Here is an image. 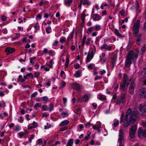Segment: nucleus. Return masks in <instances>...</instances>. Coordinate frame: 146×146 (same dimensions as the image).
I'll use <instances>...</instances> for the list:
<instances>
[{
	"mask_svg": "<svg viewBox=\"0 0 146 146\" xmlns=\"http://www.w3.org/2000/svg\"><path fill=\"white\" fill-rule=\"evenodd\" d=\"M132 109L131 108H129L127 111L124 123L125 127H127L131 123H133L135 121V118L137 116L138 112L135 111L132 112Z\"/></svg>",
	"mask_w": 146,
	"mask_h": 146,
	"instance_id": "f257e3e1",
	"label": "nucleus"
},
{
	"mask_svg": "<svg viewBox=\"0 0 146 146\" xmlns=\"http://www.w3.org/2000/svg\"><path fill=\"white\" fill-rule=\"evenodd\" d=\"M139 53V50L138 49H136L134 52L132 50H131L129 52L125 61V67L129 68L130 67L131 64L132 59H133L134 62H136V59L137 58Z\"/></svg>",
	"mask_w": 146,
	"mask_h": 146,
	"instance_id": "f03ea898",
	"label": "nucleus"
},
{
	"mask_svg": "<svg viewBox=\"0 0 146 146\" xmlns=\"http://www.w3.org/2000/svg\"><path fill=\"white\" fill-rule=\"evenodd\" d=\"M140 21L137 20L134 24L133 27V30L134 31L133 35L134 36H136L139 31V28L140 27Z\"/></svg>",
	"mask_w": 146,
	"mask_h": 146,
	"instance_id": "7ed1b4c3",
	"label": "nucleus"
},
{
	"mask_svg": "<svg viewBox=\"0 0 146 146\" xmlns=\"http://www.w3.org/2000/svg\"><path fill=\"white\" fill-rule=\"evenodd\" d=\"M131 80V78H128L127 75L126 74H125L123 83L120 85V87L123 89L125 88L126 87L128 86L129 84V82H130Z\"/></svg>",
	"mask_w": 146,
	"mask_h": 146,
	"instance_id": "20e7f679",
	"label": "nucleus"
},
{
	"mask_svg": "<svg viewBox=\"0 0 146 146\" xmlns=\"http://www.w3.org/2000/svg\"><path fill=\"white\" fill-rule=\"evenodd\" d=\"M124 140V133L123 130L121 129L119 130V137L118 139V142L119 144V146H124L122 144V142Z\"/></svg>",
	"mask_w": 146,
	"mask_h": 146,
	"instance_id": "39448f33",
	"label": "nucleus"
},
{
	"mask_svg": "<svg viewBox=\"0 0 146 146\" xmlns=\"http://www.w3.org/2000/svg\"><path fill=\"white\" fill-rule=\"evenodd\" d=\"M136 130L137 125L135 124L130 129L129 135L131 138L133 139L134 137Z\"/></svg>",
	"mask_w": 146,
	"mask_h": 146,
	"instance_id": "423d86ee",
	"label": "nucleus"
},
{
	"mask_svg": "<svg viewBox=\"0 0 146 146\" xmlns=\"http://www.w3.org/2000/svg\"><path fill=\"white\" fill-rule=\"evenodd\" d=\"M90 95V94H85L82 97L79 98L77 100V102H78L82 101L86 102L88 100Z\"/></svg>",
	"mask_w": 146,
	"mask_h": 146,
	"instance_id": "0eeeda50",
	"label": "nucleus"
},
{
	"mask_svg": "<svg viewBox=\"0 0 146 146\" xmlns=\"http://www.w3.org/2000/svg\"><path fill=\"white\" fill-rule=\"evenodd\" d=\"M126 97L125 95L123 94H122L117 99L116 104L118 105L121 103H124L125 102Z\"/></svg>",
	"mask_w": 146,
	"mask_h": 146,
	"instance_id": "6e6552de",
	"label": "nucleus"
},
{
	"mask_svg": "<svg viewBox=\"0 0 146 146\" xmlns=\"http://www.w3.org/2000/svg\"><path fill=\"white\" fill-rule=\"evenodd\" d=\"M139 92V95L141 98H146V88H141Z\"/></svg>",
	"mask_w": 146,
	"mask_h": 146,
	"instance_id": "1a4fd4ad",
	"label": "nucleus"
},
{
	"mask_svg": "<svg viewBox=\"0 0 146 146\" xmlns=\"http://www.w3.org/2000/svg\"><path fill=\"white\" fill-rule=\"evenodd\" d=\"M139 108L140 111L142 113V115L146 116V105L140 104Z\"/></svg>",
	"mask_w": 146,
	"mask_h": 146,
	"instance_id": "9d476101",
	"label": "nucleus"
},
{
	"mask_svg": "<svg viewBox=\"0 0 146 146\" xmlns=\"http://www.w3.org/2000/svg\"><path fill=\"white\" fill-rule=\"evenodd\" d=\"M15 49L13 48L7 47L6 48L5 51L7 54L8 55L14 52L15 51Z\"/></svg>",
	"mask_w": 146,
	"mask_h": 146,
	"instance_id": "9b49d317",
	"label": "nucleus"
},
{
	"mask_svg": "<svg viewBox=\"0 0 146 146\" xmlns=\"http://www.w3.org/2000/svg\"><path fill=\"white\" fill-rule=\"evenodd\" d=\"M72 88L76 90L79 91L80 90L81 87L78 84L74 83L72 84Z\"/></svg>",
	"mask_w": 146,
	"mask_h": 146,
	"instance_id": "f8f14e48",
	"label": "nucleus"
},
{
	"mask_svg": "<svg viewBox=\"0 0 146 146\" xmlns=\"http://www.w3.org/2000/svg\"><path fill=\"white\" fill-rule=\"evenodd\" d=\"M142 34H139L138 35V36L136 38V43L138 45L140 44L141 43V40Z\"/></svg>",
	"mask_w": 146,
	"mask_h": 146,
	"instance_id": "ddd939ff",
	"label": "nucleus"
},
{
	"mask_svg": "<svg viewBox=\"0 0 146 146\" xmlns=\"http://www.w3.org/2000/svg\"><path fill=\"white\" fill-rule=\"evenodd\" d=\"M101 48L102 49H105L109 51L112 48V47L111 46H108L107 44H104L101 47Z\"/></svg>",
	"mask_w": 146,
	"mask_h": 146,
	"instance_id": "4468645a",
	"label": "nucleus"
},
{
	"mask_svg": "<svg viewBox=\"0 0 146 146\" xmlns=\"http://www.w3.org/2000/svg\"><path fill=\"white\" fill-rule=\"evenodd\" d=\"M116 59L117 56L116 55H114L112 58L111 61V63L113 67L115 66V62H116Z\"/></svg>",
	"mask_w": 146,
	"mask_h": 146,
	"instance_id": "2eb2a0df",
	"label": "nucleus"
},
{
	"mask_svg": "<svg viewBox=\"0 0 146 146\" xmlns=\"http://www.w3.org/2000/svg\"><path fill=\"white\" fill-rule=\"evenodd\" d=\"M69 122L68 120H65L62 121L59 125V126H62L64 125H66L68 124Z\"/></svg>",
	"mask_w": 146,
	"mask_h": 146,
	"instance_id": "dca6fc26",
	"label": "nucleus"
},
{
	"mask_svg": "<svg viewBox=\"0 0 146 146\" xmlns=\"http://www.w3.org/2000/svg\"><path fill=\"white\" fill-rule=\"evenodd\" d=\"M72 2V0H66L64 2V4L66 6H69L71 5Z\"/></svg>",
	"mask_w": 146,
	"mask_h": 146,
	"instance_id": "f3484780",
	"label": "nucleus"
},
{
	"mask_svg": "<svg viewBox=\"0 0 146 146\" xmlns=\"http://www.w3.org/2000/svg\"><path fill=\"white\" fill-rule=\"evenodd\" d=\"M73 141V139H70L68 141L66 146H72Z\"/></svg>",
	"mask_w": 146,
	"mask_h": 146,
	"instance_id": "a211bd4d",
	"label": "nucleus"
},
{
	"mask_svg": "<svg viewBox=\"0 0 146 146\" xmlns=\"http://www.w3.org/2000/svg\"><path fill=\"white\" fill-rule=\"evenodd\" d=\"M92 17L94 21H98L100 18L99 15L97 14H94L93 15Z\"/></svg>",
	"mask_w": 146,
	"mask_h": 146,
	"instance_id": "6ab92c4d",
	"label": "nucleus"
},
{
	"mask_svg": "<svg viewBox=\"0 0 146 146\" xmlns=\"http://www.w3.org/2000/svg\"><path fill=\"white\" fill-rule=\"evenodd\" d=\"M91 4V3L88 0H84L82 2V4L84 5H89Z\"/></svg>",
	"mask_w": 146,
	"mask_h": 146,
	"instance_id": "aec40b11",
	"label": "nucleus"
},
{
	"mask_svg": "<svg viewBox=\"0 0 146 146\" xmlns=\"http://www.w3.org/2000/svg\"><path fill=\"white\" fill-rule=\"evenodd\" d=\"M94 29V27H91L88 29L87 33H90Z\"/></svg>",
	"mask_w": 146,
	"mask_h": 146,
	"instance_id": "412c9836",
	"label": "nucleus"
},
{
	"mask_svg": "<svg viewBox=\"0 0 146 146\" xmlns=\"http://www.w3.org/2000/svg\"><path fill=\"white\" fill-rule=\"evenodd\" d=\"M114 33L119 37H121L122 36L120 34L118 31L117 29H115L114 30Z\"/></svg>",
	"mask_w": 146,
	"mask_h": 146,
	"instance_id": "4be33fe9",
	"label": "nucleus"
},
{
	"mask_svg": "<svg viewBox=\"0 0 146 146\" xmlns=\"http://www.w3.org/2000/svg\"><path fill=\"white\" fill-rule=\"evenodd\" d=\"M90 53H88L86 58V63H87L91 61V59H90Z\"/></svg>",
	"mask_w": 146,
	"mask_h": 146,
	"instance_id": "5701e85b",
	"label": "nucleus"
},
{
	"mask_svg": "<svg viewBox=\"0 0 146 146\" xmlns=\"http://www.w3.org/2000/svg\"><path fill=\"white\" fill-rule=\"evenodd\" d=\"M85 15L84 13H82L81 15V18L82 20V22L83 23H84L85 21Z\"/></svg>",
	"mask_w": 146,
	"mask_h": 146,
	"instance_id": "b1692460",
	"label": "nucleus"
},
{
	"mask_svg": "<svg viewBox=\"0 0 146 146\" xmlns=\"http://www.w3.org/2000/svg\"><path fill=\"white\" fill-rule=\"evenodd\" d=\"M81 72V71L80 70H77L76 73L74 75V76L77 78H78L80 76V74Z\"/></svg>",
	"mask_w": 146,
	"mask_h": 146,
	"instance_id": "393cba45",
	"label": "nucleus"
},
{
	"mask_svg": "<svg viewBox=\"0 0 146 146\" xmlns=\"http://www.w3.org/2000/svg\"><path fill=\"white\" fill-rule=\"evenodd\" d=\"M69 57H68V56H67L66 57V62H65V68H66L68 66V64H69Z\"/></svg>",
	"mask_w": 146,
	"mask_h": 146,
	"instance_id": "a878e982",
	"label": "nucleus"
},
{
	"mask_svg": "<svg viewBox=\"0 0 146 146\" xmlns=\"http://www.w3.org/2000/svg\"><path fill=\"white\" fill-rule=\"evenodd\" d=\"M100 127V126L98 125H94L93 126V128L94 129L98 131H99V129Z\"/></svg>",
	"mask_w": 146,
	"mask_h": 146,
	"instance_id": "bb28decb",
	"label": "nucleus"
},
{
	"mask_svg": "<svg viewBox=\"0 0 146 146\" xmlns=\"http://www.w3.org/2000/svg\"><path fill=\"white\" fill-rule=\"evenodd\" d=\"M142 129L141 128H140L138 131V135L139 137L142 135Z\"/></svg>",
	"mask_w": 146,
	"mask_h": 146,
	"instance_id": "cd10ccee",
	"label": "nucleus"
},
{
	"mask_svg": "<svg viewBox=\"0 0 146 146\" xmlns=\"http://www.w3.org/2000/svg\"><path fill=\"white\" fill-rule=\"evenodd\" d=\"M50 108H48L50 111H52L53 110L54 105L52 103H51L49 104Z\"/></svg>",
	"mask_w": 146,
	"mask_h": 146,
	"instance_id": "c85d7f7f",
	"label": "nucleus"
},
{
	"mask_svg": "<svg viewBox=\"0 0 146 146\" xmlns=\"http://www.w3.org/2000/svg\"><path fill=\"white\" fill-rule=\"evenodd\" d=\"M101 28V26L99 25H96L95 27L94 28V29L97 31H99L100 30Z\"/></svg>",
	"mask_w": 146,
	"mask_h": 146,
	"instance_id": "c756f323",
	"label": "nucleus"
},
{
	"mask_svg": "<svg viewBox=\"0 0 146 146\" xmlns=\"http://www.w3.org/2000/svg\"><path fill=\"white\" fill-rule=\"evenodd\" d=\"M41 106L40 103H37L34 106V108L35 109H37L38 107H40Z\"/></svg>",
	"mask_w": 146,
	"mask_h": 146,
	"instance_id": "7c9ffc66",
	"label": "nucleus"
},
{
	"mask_svg": "<svg viewBox=\"0 0 146 146\" xmlns=\"http://www.w3.org/2000/svg\"><path fill=\"white\" fill-rule=\"evenodd\" d=\"M19 80L21 82H23L25 80V79L23 78L22 76L21 75H19Z\"/></svg>",
	"mask_w": 146,
	"mask_h": 146,
	"instance_id": "2f4dec72",
	"label": "nucleus"
},
{
	"mask_svg": "<svg viewBox=\"0 0 146 146\" xmlns=\"http://www.w3.org/2000/svg\"><path fill=\"white\" fill-rule=\"evenodd\" d=\"M42 109L43 111H46L48 110V108L46 105H44L42 106Z\"/></svg>",
	"mask_w": 146,
	"mask_h": 146,
	"instance_id": "473e14b6",
	"label": "nucleus"
},
{
	"mask_svg": "<svg viewBox=\"0 0 146 146\" xmlns=\"http://www.w3.org/2000/svg\"><path fill=\"white\" fill-rule=\"evenodd\" d=\"M32 125L35 128L37 127L38 126V123L35 121L33 122Z\"/></svg>",
	"mask_w": 146,
	"mask_h": 146,
	"instance_id": "72a5a7b5",
	"label": "nucleus"
},
{
	"mask_svg": "<svg viewBox=\"0 0 146 146\" xmlns=\"http://www.w3.org/2000/svg\"><path fill=\"white\" fill-rule=\"evenodd\" d=\"M66 40V39L65 37H61L60 39V41L61 43H62Z\"/></svg>",
	"mask_w": 146,
	"mask_h": 146,
	"instance_id": "f704fd0d",
	"label": "nucleus"
},
{
	"mask_svg": "<svg viewBox=\"0 0 146 146\" xmlns=\"http://www.w3.org/2000/svg\"><path fill=\"white\" fill-rule=\"evenodd\" d=\"M61 115L63 117H66L68 116V113L64 112H62L61 114Z\"/></svg>",
	"mask_w": 146,
	"mask_h": 146,
	"instance_id": "c9c22d12",
	"label": "nucleus"
},
{
	"mask_svg": "<svg viewBox=\"0 0 146 146\" xmlns=\"http://www.w3.org/2000/svg\"><path fill=\"white\" fill-rule=\"evenodd\" d=\"M135 86V83L133 82H132L131 84V85L129 87V88H131L133 89H134Z\"/></svg>",
	"mask_w": 146,
	"mask_h": 146,
	"instance_id": "e433bc0d",
	"label": "nucleus"
},
{
	"mask_svg": "<svg viewBox=\"0 0 146 146\" xmlns=\"http://www.w3.org/2000/svg\"><path fill=\"white\" fill-rule=\"evenodd\" d=\"M68 127L67 126H64L62 128L60 129V130L62 131H65L66 129H67Z\"/></svg>",
	"mask_w": 146,
	"mask_h": 146,
	"instance_id": "4c0bfd02",
	"label": "nucleus"
},
{
	"mask_svg": "<svg viewBox=\"0 0 146 146\" xmlns=\"http://www.w3.org/2000/svg\"><path fill=\"white\" fill-rule=\"evenodd\" d=\"M145 17L146 18V9L145 10ZM143 29L144 30H146V21L144 23V25L143 26Z\"/></svg>",
	"mask_w": 146,
	"mask_h": 146,
	"instance_id": "58836bf2",
	"label": "nucleus"
},
{
	"mask_svg": "<svg viewBox=\"0 0 146 146\" xmlns=\"http://www.w3.org/2000/svg\"><path fill=\"white\" fill-rule=\"evenodd\" d=\"M102 78V76H98V75L96 76V77L94 78L95 80H96L98 79H100Z\"/></svg>",
	"mask_w": 146,
	"mask_h": 146,
	"instance_id": "ea45409f",
	"label": "nucleus"
},
{
	"mask_svg": "<svg viewBox=\"0 0 146 146\" xmlns=\"http://www.w3.org/2000/svg\"><path fill=\"white\" fill-rule=\"evenodd\" d=\"M34 137V135L33 134L31 135V137H30L29 141V143H31L32 142V140Z\"/></svg>",
	"mask_w": 146,
	"mask_h": 146,
	"instance_id": "a19ab883",
	"label": "nucleus"
},
{
	"mask_svg": "<svg viewBox=\"0 0 146 146\" xmlns=\"http://www.w3.org/2000/svg\"><path fill=\"white\" fill-rule=\"evenodd\" d=\"M90 133L88 134L84 138L85 140H88L90 137Z\"/></svg>",
	"mask_w": 146,
	"mask_h": 146,
	"instance_id": "79ce46f5",
	"label": "nucleus"
},
{
	"mask_svg": "<svg viewBox=\"0 0 146 146\" xmlns=\"http://www.w3.org/2000/svg\"><path fill=\"white\" fill-rule=\"evenodd\" d=\"M124 116V114L123 113H122L120 117V123H121L123 121V117Z\"/></svg>",
	"mask_w": 146,
	"mask_h": 146,
	"instance_id": "37998d69",
	"label": "nucleus"
},
{
	"mask_svg": "<svg viewBox=\"0 0 146 146\" xmlns=\"http://www.w3.org/2000/svg\"><path fill=\"white\" fill-rule=\"evenodd\" d=\"M119 124V121L117 120V121L116 122H115L114 123L113 125L114 127H116Z\"/></svg>",
	"mask_w": 146,
	"mask_h": 146,
	"instance_id": "c03bdc74",
	"label": "nucleus"
},
{
	"mask_svg": "<svg viewBox=\"0 0 146 146\" xmlns=\"http://www.w3.org/2000/svg\"><path fill=\"white\" fill-rule=\"evenodd\" d=\"M136 6L135 7V10H137L139 9V5L138 3V2L137 1H136Z\"/></svg>",
	"mask_w": 146,
	"mask_h": 146,
	"instance_id": "a18cd8bd",
	"label": "nucleus"
},
{
	"mask_svg": "<svg viewBox=\"0 0 146 146\" xmlns=\"http://www.w3.org/2000/svg\"><path fill=\"white\" fill-rule=\"evenodd\" d=\"M142 135L145 137H146V129H145L143 131Z\"/></svg>",
	"mask_w": 146,
	"mask_h": 146,
	"instance_id": "49530a36",
	"label": "nucleus"
},
{
	"mask_svg": "<svg viewBox=\"0 0 146 146\" xmlns=\"http://www.w3.org/2000/svg\"><path fill=\"white\" fill-rule=\"evenodd\" d=\"M134 90L131 88H129V92L131 94H133L134 93Z\"/></svg>",
	"mask_w": 146,
	"mask_h": 146,
	"instance_id": "de8ad7c7",
	"label": "nucleus"
},
{
	"mask_svg": "<svg viewBox=\"0 0 146 146\" xmlns=\"http://www.w3.org/2000/svg\"><path fill=\"white\" fill-rule=\"evenodd\" d=\"M125 12V11L123 9L122 10L120 11V13L121 15L122 16L124 15Z\"/></svg>",
	"mask_w": 146,
	"mask_h": 146,
	"instance_id": "09e8293b",
	"label": "nucleus"
},
{
	"mask_svg": "<svg viewBox=\"0 0 146 146\" xmlns=\"http://www.w3.org/2000/svg\"><path fill=\"white\" fill-rule=\"evenodd\" d=\"M94 66V64H90L88 66V68H92V67Z\"/></svg>",
	"mask_w": 146,
	"mask_h": 146,
	"instance_id": "8fccbe9b",
	"label": "nucleus"
},
{
	"mask_svg": "<svg viewBox=\"0 0 146 146\" xmlns=\"http://www.w3.org/2000/svg\"><path fill=\"white\" fill-rule=\"evenodd\" d=\"M51 29V28L50 27L46 28V31L48 33H50V31H49V30L50 29Z\"/></svg>",
	"mask_w": 146,
	"mask_h": 146,
	"instance_id": "3c124183",
	"label": "nucleus"
},
{
	"mask_svg": "<svg viewBox=\"0 0 146 146\" xmlns=\"http://www.w3.org/2000/svg\"><path fill=\"white\" fill-rule=\"evenodd\" d=\"M58 42L57 40H55L54 42L52 44V45L53 46H55L58 44Z\"/></svg>",
	"mask_w": 146,
	"mask_h": 146,
	"instance_id": "603ef678",
	"label": "nucleus"
},
{
	"mask_svg": "<svg viewBox=\"0 0 146 146\" xmlns=\"http://www.w3.org/2000/svg\"><path fill=\"white\" fill-rule=\"evenodd\" d=\"M84 127L83 125L81 124L78 127V129L80 131Z\"/></svg>",
	"mask_w": 146,
	"mask_h": 146,
	"instance_id": "864d4df0",
	"label": "nucleus"
},
{
	"mask_svg": "<svg viewBox=\"0 0 146 146\" xmlns=\"http://www.w3.org/2000/svg\"><path fill=\"white\" fill-rule=\"evenodd\" d=\"M74 32L73 31H72V33L71 34V36H70L68 38L69 39H71L73 38V36H74Z\"/></svg>",
	"mask_w": 146,
	"mask_h": 146,
	"instance_id": "5fc2aeb1",
	"label": "nucleus"
},
{
	"mask_svg": "<svg viewBox=\"0 0 146 146\" xmlns=\"http://www.w3.org/2000/svg\"><path fill=\"white\" fill-rule=\"evenodd\" d=\"M74 67L75 68L78 69L80 68V66L78 64H76L74 65Z\"/></svg>",
	"mask_w": 146,
	"mask_h": 146,
	"instance_id": "6e6d98bb",
	"label": "nucleus"
},
{
	"mask_svg": "<svg viewBox=\"0 0 146 146\" xmlns=\"http://www.w3.org/2000/svg\"><path fill=\"white\" fill-rule=\"evenodd\" d=\"M49 116V115L47 114L46 112H44L43 113V117H47Z\"/></svg>",
	"mask_w": 146,
	"mask_h": 146,
	"instance_id": "4d7b16f0",
	"label": "nucleus"
},
{
	"mask_svg": "<svg viewBox=\"0 0 146 146\" xmlns=\"http://www.w3.org/2000/svg\"><path fill=\"white\" fill-rule=\"evenodd\" d=\"M42 99L45 102H47L48 100V98L46 97H44L42 98Z\"/></svg>",
	"mask_w": 146,
	"mask_h": 146,
	"instance_id": "13d9d810",
	"label": "nucleus"
},
{
	"mask_svg": "<svg viewBox=\"0 0 146 146\" xmlns=\"http://www.w3.org/2000/svg\"><path fill=\"white\" fill-rule=\"evenodd\" d=\"M47 125H45L44 126V129H48L50 127H51V125H49V126H48V123H47Z\"/></svg>",
	"mask_w": 146,
	"mask_h": 146,
	"instance_id": "bf43d9fd",
	"label": "nucleus"
},
{
	"mask_svg": "<svg viewBox=\"0 0 146 146\" xmlns=\"http://www.w3.org/2000/svg\"><path fill=\"white\" fill-rule=\"evenodd\" d=\"M53 51L52 50H50L48 52L49 55L51 56H53Z\"/></svg>",
	"mask_w": 146,
	"mask_h": 146,
	"instance_id": "052dcab7",
	"label": "nucleus"
},
{
	"mask_svg": "<svg viewBox=\"0 0 146 146\" xmlns=\"http://www.w3.org/2000/svg\"><path fill=\"white\" fill-rule=\"evenodd\" d=\"M60 84L62 87H63L65 86L66 84V83L65 82L62 81L61 83Z\"/></svg>",
	"mask_w": 146,
	"mask_h": 146,
	"instance_id": "680f3d73",
	"label": "nucleus"
},
{
	"mask_svg": "<svg viewBox=\"0 0 146 146\" xmlns=\"http://www.w3.org/2000/svg\"><path fill=\"white\" fill-rule=\"evenodd\" d=\"M37 94V92H35L33 93L32 94V97H35L36 96Z\"/></svg>",
	"mask_w": 146,
	"mask_h": 146,
	"instance_id": "e2e57ef3",
	"label": "nucleus"
},
{
	"mask_svg": "<svg viewBox=\"0 0 146 146\" xmlns=\"http://www.w3.org/2000/svg\"><path fill=\"white\" fill-rule=\"evenodd\" d=\"M23 132H21L18 133V134L21 137H22L23 135Z\"/></svg>",
	"mask_w": 146,
	"mask_h": 146,
	"instance_id": "0e129e2a",
	"label": "nucleus"
},
{
	"mask_svg": "<svg viewBox=\"0 0 146 146\" xmlns=\"http://www.w3.org/2000/svg\"><path fill=\"white\" fill-rule=\"evenodd\" d=\"M60 142L58 141H56L54 144H52V145H54L55 146L56 145H57L60 144Z\"/></svg>",
	"mask_w": 146,
	"mask_h": 146,
	"instance_id": "69168bd1",
	"label": "nucleus"
},
{
	"mask_svg": "<svg viewBox=\"0 0 146 146\" xmlns=\"http://www.w3.org/2000/svg\"><path fill=\"white\" fill-rule=\"evenodd\" d=\"M1 19L3 21H5L6 20V17L5 16H2Z\"/></svg>",
	"mask_w": 146,
	"mask_h": 146,
	"instance_id": "338daca9",
	"label": "nucleus"
},
{
	"mask_svg": "<svg viewBox=\"0 0 146 146\" xmlns=\"http://www.w3.org/2000/svg\"><path fill=\"white\" fill-rule=\"evenodd\" d=\"M75 48V46L74 45L72 46L71 47V49L72 51H74Z\"/></svg>",
	"mask_w": 146,
	"mask_h": 146,
	"instance_id": "774afa93",
	"label": "nucleus"
}]
</instances>
